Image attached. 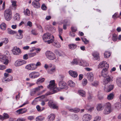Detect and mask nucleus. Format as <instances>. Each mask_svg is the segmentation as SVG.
<instances>
[{
	"label": "nucleus",
	"instance_id": "obj_6",
	"mask_svg": "<svg viewBox=\"0 0 121 121\" xmlns=\"http://www.w3.org/2000/svg\"><path fill=\"white\" fill-rule=\"evenodd\" d=\"M45 55L47 58L50 60H54L56 58L55 54L50 51H46L45 53Z\"/></svg>",
	"mask_w": 121,
	"mask_h": 121
},
{
	"label": "nucleus",
	"instance_id": "obj_34",
	"mask_svg": "<svg viewBox=\"0 0 121 121\" xmlns=\"http://www.w3.org/2000/svg\"><path fill=\"white\" fill-rule=\"evenodd\" d=\"M68 84L69 86L73 87L75 86V83L72 80H69L68 82Z\"/></svg>",
	"mask_w": 121,
	"mask_h": 121
},
{
	"label": "nucleus",
	"instance_id": "obj_16",
	"mask_svg": "<svg viewBox=\"0 0 121 121\" xmlns=\"http://www.w3.org/2000/svg\"><path fill=\"white\" fill-rule=\"evenodd\" d=\"M43 87L42 86H38L37 87L35 88L33 91H32L30 93V95L32 96L34 95L37 91H39L41 89H43Z\"/></svg>",
	"mask_w": 121,
	"mask_h": 121
},
{
	"label": "nucleus",
	"instance_id": "obj_38",
	"mask_svg": "<svg viewBox=\"0 0 121 121\" xmlns=\"http://www.w3.org/2000/svg\"><path fill=\"white\" fill-rule=\"evenodd\" d=\"M114 95L112 93H110L108 95L107 99L108 100H111L113 98Z\"/></svg>",
	"mask_w": 121,
	"mask_h": 121
},
{
	"label": "nucleus",
	"instance_id": "obj_49",
	"mask_svg": "<svg viewBox=\"0 0 121 121\" xmlns=\"http://www.w3.org/2000/svg\"><path fill=\"white\" fill-rule=\"evenodd\" d=\"M87 80L86 79H83L82 81V84L83 86H85L87 83Z\"/></svg>",
	"mask_w": 121,
	"mask_h": 121
},
{
	"label": "nucleus",
	"instance_id": "obj_11",
	"mask_svg": "<svg viewBox=\"0 0 121 121\" xmlns=\"http://www.w3.org/2000/svg\"><path fill=\"white\" fill-rule=\"evenodd\" d=\"M48 104L51 108L53 109H57L58 108V107L54 103L52 100H49L48 102Z\"/></svg>",
	"mask_w": 121,
	"mask_h": 121
},
{
	"label": "nucleus",
	"instance_id": "obj_9",
	"mask_svg": "<svg viewBox=\"0 0 121 121\" xmlns=\"http://www.w3.org/2000/svg\"><path fill=\"white\" fill-rule=\"evenodd\" d=\"M52 37L53 38H54V36L51 35L50 33H47L44 34L43 35V38L44 41L46 42V40L50 39L51 37Z\"/></svg>",
	"mask_w": 121,
	"mask_h": 121
},
{
	"label": "nucleus",
	"instance_id": "obj_52",
	"mask_svg": "<svg viewBox=\"0 0 121 121\" xmlns=\"http://www.w3.org/2000/svg\"><path fill=\"white\" fill-rule=\"evenodd\" d=\"M72 32H75L77 30V28L73 26L71 28Z\"/></svg>",
	"mask_w": 121,
	"mask_h": 121
},
{
	"label": "nucleus",
	"instance_id": "obj_41",
	"mask_svg": "<svg viewBox=\"0 0 121 121\" xmlns=\"http://www.w3.org/2000/svg\"><path fill=\"white\" fill-rule=\"evenodd\" d=\"M112 40L114 41H116L117 40V36L115 34H114L112 35Z\"/></svg>",
	"mask_w": 121,
	"mask_h": 121
},
{
	"label": "nucleus",
	"instance_id": "obj_40",
	"mask_svg": "<svg viewBox=\"0 0 121 121\" xmlns=\"http://www.w3.org/2000/svg\"><path fill=\"white\" fill-rule=\"evenodd\" d=\"M2 42L4 44H6L7 43L9 42L8 39L7 38H3L2 39Z\"/></svg>",
	"mask_w": 121,
	"mask_h": 121
},
{
	"label": "nucleus",
	"instance_id": "obj_27",
	"mask_svg": "<svg viewBox=\"0 0 121 121\" xmlns=\"http://www.w3.org/2000/svg\"><path fill=\"white\" fill-rule=\"evenodd\" d=\"M69 73L70 76H78L77 72L73 70H70L69 71Z\"/></svg>",
	"mask_w": 121,
	"mask_h": 121
},
{
	"label": "nucleus",
	"instance_id": "obj_54",
	"mask_svg": "<svg viewBox=\"0 0 121 121\" xmlns=\"http://www.w3.org/2000/svg\"><path fill=\"white\" fill-rule=\"evenodd\" d=\"M3 116L4 117L5 119L9 118V117L8 114L5 113H4Z\"/></svg>",
	"mask_w": 121,
	"mask_h": 121
},
{
	"label": "nucleus",
	"instance_id": "obj_36",
	"mask_svg": "<svg viewBox=\"0 0 121 121\" xmlns=\"http://www.w3.org/2000/svg\"><path fill=\"white\" fill-rule=\"evenodd\" d=\"M7 32L9 34L11 35H13L16 33V31L12 30L9 28L8 29Z\"/></svg>",
	"mask_w": 121,
	"mask_h": 121
},
{
	"label": "nucleus",
	"instance_id": "obj_10",
	"mask_svg": "<svg viewBox=\"0 0 121 121\" xmlns=\"http://www.w3.org/2000/svg\"><path fill=\"white\" fill-rule=\"evenodd\" d=\"M103 84H105L108 82H112L113 81V77L112 76H105Z\"/></svg>",
	"mask_w": 121,
	"mask_h": 121
},
{
	"label": "nucleus",
	"instance_id": "obj_37",
	"mask_svg": "<svg viewBox=\"0 0 121 121\" xmlns=\"http://www.w3.org/2000/svg\"><path fill=\"white\" fill-rule=\"evenodd\" d=\"M44 118V117L43 116H39L36 118V121H42Z\"/></svg>",
	"mask_w": 121,
	"mask_h": 121
},
{
	"label": "nucleus",
	"instance_id": "obj_12",
	"mask_svg": "<svg viewBox=\"0 0 121 121\" xmlns=\"http://www.w3.org/2000/svg\"><path fill=\"white\" fill-rule=\"evenodd\" d=\"M92 118L91 116L88 114L84 115L82 118L83 121H89Z\"/></svg>",
	"mask_w": 121,
	"mask_h": 121
},
{
	"label": "nucleus",
	"instance_id": "obj_28",
	"mask_svg": "<svg viewBox=\"0 0 121 121\" xmlns=\"http://www.w3.org/2000/svg\"><path fill=\"white\" fill-rule=\"evenodd\" d=\"M116 82L117 85L121 88V78H117L116 79Z\"/></svg>",
	"mask_w": 121,
	"mask_h": 121
},
{
	"label": "nucleus",
	"instance_id": "obj_58",
	"mask_svg": "<svg viewBox=\"0 0 121 121\" xmlns=\"http://www.w3.org/2000/svg\"><path fill=\"white\" fill-rule=\"evenodd\" d=\"M12 5L13 6H14V7L15 9L16 8V1H12Z\"/></svg>",
	"mask_w": 121,
	"mask_h": 121
},
{
	"label": "nucleus",
	"instance_id": "obj_39",
	"mask_svg": "<svg viewBox=\"0 0 121 121\" xmlns=\"http://www.w3.org/2000/svg\"><path fill=\"white\" fill-rule=\"evenodd\" d=\"M45 79L43 78H40L38 79L37 83L38 84L40 83L43 82L44 81Z\"/></svg>",
	"mask_w": 121,
	"mask_h": 121
},
{
	"label": "nucleus",
	"instance_id": "obj_30",
	"mask_svg": "<svg viewBox=\"0 0 121 121\" xmlns=\"http://www.w3.org/2000/svg\"><path fill=\"white\" fill-rule=\"evenodd\" d=\"M5 72L7 73H5L4 74V76H8V73H11L13 72V70L11 69H8L5 70Z\"/></svg>",
	"mask_w": 121,
	"mask_h": 121
},
{
	"label": "nucleus",
	"instance_id": "obj_53",
	"mask_svg": "<svg viewBox=\"0 0 121 121\" xmlns=\"http://www.w3.org/2000/svg\"><path fill=\"white\" fill-rule=\"evenodd\" d=\"M87 78L88 80L91 82H92L93 80V76H88Z\"/></svg>",
	"mask_w": 121,
	"mask_h": 121
},
{
	"label": "nucleus",
	"instance_id": "obj_31",
	"mask_svg": "<svg viewBox=\"0 0 121 121\" xmlns=\"http://www.w3.org/2000/svg\"><path fill=\"white\" fill-rule=\"evenodd\" d=\"M79 59H74L71 62V63L72 65L75 64L78 65Z\"/></svg>",
	"mask_w": 121,
	"mask_h": 121
},
{
	"label": "nucleus",
	"instance_id": "obj_19",
	"mask_svg": "<svg viewBox=\"0 0 121 121\" xmlns=\"http://www.w3.org/2000/svg\"><path fill=\"white\" fill-rule=\"evenodd\" d=\"M27 110L25 108L23 109H20L16 111V112L19 114H21L26 112Z\"/></svg>",
	"mask_w": 121,
	"mask_h": 121
},
{
	"label": "nucleus",
	"instance_id": "obj_55",
	"mask_svg": "<svg viewBox=\"0 0 121 121\" xmlns=\"http://www.w3.org/2000/svg\"><path fill=\"white\" fill-rule=\"evenodd\" d=\"M118 13H115L112 16V17L114 19L115 18H118L120 17L119 16H118Z\"/></svg>",
	"mask_w": 121,
	"mask_h": 121
},
{
	"label": "nucleus",
	"instance_id": "obj_57",
	"mask_svg": "<svg viewBox=\"0 0 121 121\" xmlns=\"http://www.w3.org/2000/svg\"><path fill=\"white\" fill-rule=\"evenodd\" d=\"M31 66L32 70H35L37 69L35 65V64L33 63H32Z\"/></svg>",
	"mask_w": 121,
	"mask_h": 121
},
{
	"label": "nucleus",
	"instance_id": "obj_25",
	"mask_svg": "<svg viewBox=\"0 0 121 121\" xmlns=\"http://www.w3.org/2000/svg\"><path fill=\"white\" fill-rule=\"evenodd\" d=\"M69 48L70 49L73 50L75 49L77 47V45L74 44H71L68 45Z\"/></svg>",
	"mask_w": 121,
	"mask_h": 121
},
{
	"label": "nucleus",
	"instance_id": "obj_3",
	"mask_svg": "<svg viewBox=\"0 0 121 121\" xmlns=\"http://www.w3.org/2000/svg\"><path fill=\"white\" fill-rule=\"evenodd\" d=\"M64 78V77L61 76L58 80L59 86V88H58L60 89L59 91L61 89H64L66 90L68 88L66 83L63 81Z\"/></svg>",
	"mask_w": 121,
	"mask_h": 121
},
{
	"label": "nucleus",
	"instance_id": "obj_7",
	"mask_svg": "<svg viewBox=\"0 0 121 121\" xmlns=\"http://www.w3.org/2000/svg\"><path fill=\"white\" fill-rule=\"evenodd\" d=\"M0 61L6 65H8L9 63V60L6 56L4 55H0Z\"/></svg>",
	"mask_w": 121,
	"mask_h": 121
},
{
	"label": "nucleus",
	"instance_id": "obj_62",
	"mask_svg": "<svg viewBox=\"0 0 121 121\" xmlns=\"http://www.w3.org/2000/svg\"><path fill=\"white\" fill-rule=\"evenodd\" d=\"M25 68L26 69L31 70L30 64H29L25 66Z\"/></svg>",
	"mask_w": 121,
	"mask_h": 121
},
{
	"label": "nucleus",
	"instance_id": "obj_20",
	"mask_svg": "<svg viewBox=\"0 0 121 121\" xmlns=\"http://www.w3.org/2000/svg\"><path fill=\"white\" fill-rule=\"evenodd\" d=\"M52 45L56 48H59L61 45L60 43L57 41H54L52 43Z\"/></svg>",
	"mask_w": 121,
	"mask_h": 121
},
{
	"label": "nucleus",
	"instance_id": "obj_13",
	"mask_svg": "<svg viewBox=\"0 0 121 121\" xmlns=\"http://www.w3.org/2000/svg\"><path fill=\"white\" fill-rule=\"evenodd\" d=\"M114 87L113 85L110 84L108 86H105L104 87V89L105 91L108 92L112 90Z\"/></svg>",
	"mask_w": 121,
	"mask_h": 121
},
{
	"label": "nucleus",
	"instance_id": "obj_4",
	"mask_svg": "<svg viewBox=\"0 0 121 121\" xmlns=\"http://www.w3.org/2000/svg\"><path fill=\"white\" fill-rule=\"evenodd\" d=\"M104 105L105 107L104 111L103 113L105 115H107L112 111L111 104L109 102L105 103Z\"/></svg>",
	"mask_w": 121,
	"mask_h": 121
},
{
	"label": "nucleus",
	"instance_id": "obj_33",
	"mask_svg": "<svg viewBox=\"0 0 121 121\" xmlns=\"http://www.w3.org/2000/svg\"><path fill=\"white\" fill-rule=\"evenodd\" d=\"M114 106L116 109H119L121 108V104L119 102H117L115 104Z\"/></svg>",
	"mask_w": 121,
	"mask_h": 121
},
{
	"label": "nucleus",
	"instance_id": "obj_24",
	"mask_svg": "<svg viewBox=\"0 0 121 121\" xmlns=\"http://www.w3.org/2000/svg\"><path fill=\"white\" fill-rule=\"evenodd\" d=\"M108 68H105L103 69L101 73V76L107 75L108 74L107 69Z\"/></svg>",
	"mask_w": 121,
	"mask_h": 121
},
{
	"label": "nucleus",
	"instance_id": "obj_61",
	"mask_svg": "<svg viewBox=\"0 0 121 121\" xmlns=\"http://www.w3.org/2000/svg\"><path fill=\"white\" fill-rule=\"evenodd\" d=\"M31 32L32 34L34 35H36L38 34L35 30H32Z\"/></svg>",
	"mask_w": 121,
	"mask_h": 121
},
{
	"label": "nucleus",
	"instance_id": "obj_2",
	"mask_svg": "<svg viewBox=\"0 0 121 121\" xmlns=\"http://www.w3.org/2000/svg\"><path fill=\"white\" fill-rule=\"evenodd\" d=\"M44 67L46 69L50 68L47 71L48 73L49 74H52L56 70V66L54 65L51 64L48 65L46 64H45Z\"/></svg>",
	"mask_w": 121,
	"mask_h": 121
},
{
	"label": "nucleus",
	"instance_id": "obj_21",
	"mask_svg": "<svg viewBox=\"0 0 121 121\" xmlns=\"http://www.w3.org/2000/svg\"><path fill=\"white\" fill-rule=\"evenodd\" d=\"M104 105H103L102 104H97L96 109L98 111H100L102 110L104 108Z\"/></svg>",
	"mask_w": 121,
	"mask_h": 121
},
{
	"label": "nucleus",
	"instance_id": "obj_32",
	"mask_svg": "<svg viewBox=\"0 0 121 121\" xmlns=\"http://www.w3.org/2000/svg\"><path fill=\"white\" fill-rule=\"evenodd\" d=\"M20 16L19 14L18 13L16 14L14 17V18L15 20H19L20 19Z\"/></svg>",
	"mask_w": 121,
	"mask_h": 121
},
{
	"label": "nucleus",
	"instance_id": "obj_43",
	"mask_svg": "<svg viewBox=\"0 0 121 121\" xmlns=\"http://www.w3.org/2000/svg\"><path fill=\"white\" fill-rule=\"evenodd\" d=\"M24 13L26 16H28L30 15V11L28 9H27L24 11Z\"/></svg>",
	"mask_w": 121,
	"mask_h": 121
},
{
	"label": "nucleus",
	"instance_id": "obj_29",
	"mask_svg": "<svg viewBox=\"0 0 121 121\" xmlns=\"http://www.w3.org/2000/svg\"><path fill=\"white\" fill-rule=\"evenodd\" d=\"M99 54L98 53H93L92 55L95 59L99 60L100 58Z\"/></svg>",
	"mask_w": 121,
	"mask_h": 121
},
{
	"label": "nucleus",
	"instance_id": "obj_50",
	"mask_svg": "<svg viewBox=\"0 0 121 121\" xmlns=\"http://www.w3.org/2000/svg\"><path fill=\"white\" fill-rule=\"evenodd\" d=\"M81 38L82 41L85 44H87L89 43V41L85 38Z\"/></svg>",
	"mask_w": 121,
	"mask_h": 121
},
{
	"label": "nucleus",
	"instance_id": "obj_15",
	"mask_svg": "<svg viewBox=\"0 0 121 121\" xmlns=\"http://www.w3.org/2000/svg\"><path fill=\"white\" fill-rule=\"evenodd\" d=\"M78 65L84 66H87L89 65V64L85 60L79 59Z\"/></svg>",
	"mask_w": 121,
	"mask_h": 121
},
{
	"label": "nucleus",
	"instance_id": "obj_48",
	"mask_svg": "<svg viewBox=\"0 0 121 121\" xmlns=\"http://www.w3.org/2000/svg\"><path fill=\"white\" fill-rule=\"evenodd\" d=\"M99 82L97 81H94L92 83V85L94 86H97L99 85Z\"/></svg>",
	"mask_w": 121,
	"mask_h": 121
},
{
	"label": "nucleus",
	"instance_id": "obj_22",
	"mask_svg": "<svg viewBox=\"0 0 121 121\" xmlns=\"http://www.w3.org/2000/svg\"><path fill=\"white\" fill-rule=\"evenodd\" d=\"M38 2L33 1L32 2L33 6L35 8H38L40 6V4Z\"/></svg>",
	"mask_w": 121,
	"mask_h": 121
},
{
	"label": "nucleus",
	"instance_id": "obj_8",
	"mask_svg": "<svg viewBox=\"0 0 121 121\" xmlns=\"http://www.w3.org/2000/svg\"><path fill=\"white\" fill-rule=\"evenodd\" d=\"M26 63V61L23 60H17L15 62L14 65L16 66H19L22 65Z\"/></svg>",
	"mask_w": 121,
	"mask_h": 121
},
{
	"label": "nucleus",
	"instance_id": "obj_60",
	"mask_svg": "<svg viewBox=\"0 0 121 121\" xmlns=\"http://www.w3.org/2000/svg\"><path fill=\"white\" fill-rule=\"evenodd\" d=\"M54 38H52L50 40H48L47 41V43L48 44H50L51 43H53L54 41Z\"/></svg>",
	"mask_w": 121,
	"mask_h": 121
},
{
	"label": "nucleus",
	"instance_id": "obj_56",
	"mask_svg": "<svg viewBox=\"0 0 121 121\" xmlns=\"http://www.w3.org/2000/svg\"><path fill=\"white\" fill-rule=\"evenodd\" d=\"M6 68V67L4 65H0V70H3Z\"/></svg>",
	"mask_w": 121,
	"mask_h": 121
},
{
	"label": "nucleus",
	"instance_id": "obj_63",
	"mask_svg": "<svg viewBox=\"0 0 121 121\" xmlns=\"http://www.w3.org/2000/svg\"><path fill=\"white\" fill-rule=\"evenodd\" d=\"M26 119L25 118H18L17 120V121H25Z\"/></svg>",
	"mask_w": 121,
	"mask_h": 121
},
{
	"label": "nucleus",
	"instance_id": "obj_18",
	"mask_svg": "<svg viewBox=\"0 0 121 121\" xmlns=\"http://www.w3.org/2000/svg\"><path fill=\"white\" fill-rule=\"evenodd\" d=\"M12 76H4V77L2 79V81L4 82H8L11 81L13 79Z\"/></svg>",
	"mask_w": 121,
	"mask_h": 121
},
{
	"label": "nucleus",
	"instance_id": "obj_51",
	"mask_svg": "<svg viewBox=\"0 0 121 121\" xmlns=\"http://www.w3.org/2000/svg\"><path fill=\"white\" fill-rule=\"evenodd\" d=\"M36 55V53L35 52L30 53L28 54V56L30 57H32L35 56Z\"/></svg>",
	"mask_w": 121,
	"mask_h": 121
},
{
	"label": "nucleus",
	"instance_id": "obj_46",
	"mask_svg": "<svg viewBox=\"0 0 121 121\" xmlns=\"http://www.w3.org/2000/svg\"><path fill=\"white\" fill-rule=\"evenodd\" d=\"M23 37V35H21L19 34L18 35L17 34L16 35V38L21 39H22Z\"/></svg>",
	"mask_w": 121,
	"mask_h": 121
},
{
	"label": "nucleus",
	"instance_id": "obj_59",
	"mask_svg": "<svg viewBox=\"0 0 121 121\" xmlns=\"http://www.w3.org/2000/svg\"><path fill=\"white\" fill-rule=\"evenodd\" d=\"M36 108L38 112H41V108L39 105H37L36 106Z\"/></svg>",
	"mask_w": 121,
	"mask_h": 121
},
{
	"label": "nucleus",
	"instance_id": "obj_35",
	"mask_svg": "<svg viewBox=\"0 0 121 121\" xmlns=\"http://www.w3.org/2000/svg\"><path fill=\"white\" fill-rule=\"evenodd\" d=\"M78 93L79 95L82 97H84L85 96V92L83 90H79L78 91Z\"/></svg>",
	"mask_w": 121,
	"mask_h": 121
},
{
	"label": "nucleus",
	"instance_id": "obj_23",
	"mask_svg": "<svg viewBox=\"0 0 121 121\" xmlns=\"http://www.w3.org/2000/svg\"><path fill=\"white\" fill-rule=\"evenodd\" d=\"M49 121H53L55 118V115L54 114L52 113L48 116Z\"/></svg>",
	"mask_w": 121,
	"mask_h": 121
},
{
	"label": "nucleus",
	"instance_id": "obj_64",
	"mask_svg": "<svg viewBox=\"0 0 121 121\" xmlns=\"http://www.w3.org/2000/svg\"><path fill=\"white\" fill-rule=\"evenodd\" d=\"M73 118L75 120H77L78 119V116L76 115H74L72 116Z\"/></svg>",
	"mask_w": 121,
	"mask_h": 121
},
{
	"label": "nucleus",
	"instance_id": "obj_5",
	"mask_svg": "<svg viewBox=\"0 0 121 121\" xmlns=\"http://www.w3.org/2000/svg\"><path fill=\"white\" fill-rule=\"evenodd\" d=\"M12 13L11 10L8 9H6L4 11V15L6 20L9 21L11 19Z\"/></svg>",
	"mask_w": 121,
	"mask_h": 121
},
{
	"label": "nucleus",
	"instance_id": "obj_14",
	"mask_svg": "<svg viewBox=\"0 0 121 121\" xmlns=\"http://www.w3.org/2000/svg\"><path fill=\"white\" fill-rule=\"evenodd\" d=\"M98 66L99 68L104 67L105 68H108L109 65L106 61H103L99 64L98 65Z\"/></svg>",
	"mask_w": 121,
	"mask_h": 121
},
{
	"label": "nucleus",
	"instance_id": "obj_44",
	"mask_svg": "<svg viewBox=\"0 0 121 121\" xmlns=\"http://www.w3.org/2000/svg\"><path fill=\"white\" fill-rule=\"evenodd\" d=\"M39 75L38 72H32L29 74L30 76H39Z\"/></svg>",
	"mask_w": 121,
	"mask_h": 121
},
{
	"label": "nucleus",
	"instance_id": "obj_26",
	"mask_svg": "<svg viewBox=\"0 0 121 121\" xmlns=\"http://www.w3.org/2000/svg\"><path fill=\"white\" fill-rule=\"evenodd\" d=\"M69 111L73 112L75 113L78 112L79 111V109L76 108L68 109Z\"/></svg>",
	"mask_w": 121,
	"mask_h": 121
},
{
	"label": "nucleus",
	"instance_id": "obj_42",
	"mask_svg": "<svg viewBox=\"0 0 121 121\" xmlns=\"http://www.w3.org/2000/svg\"><path fill=\"white\" fill-rule=\"evenodd\" d=\"M111 55L110 53L108 52H105L104 54V56L105 58H107L110 56Z\"/></svg>",
	"mask_w": 121,
	"mask_h": 121
},
{
	"label": "nucleus",
	"instance_id": "obj_47",
	"mask_svg": "<svg viewBox=\"0 0 121 121\" xmlns=\"http://www.w3.org/2000/svg\"><path fill=\"white\" fill-rule=\"evenodd\" d=\"M85 108L87 109L88 110V111L90 112H91L94 109V108L93 107H92L89 108L88 106L86 107Z\"/></svg>",
	"mask_w": 121,
	"mask_h": 121
},
{
	"label": "nucleus",
	"instance_id": "obj_17",
	"mask_svg": "<svg viewBox=\"0 0 121 121\" xmlns=\"http://www.w3.org/2000/svg\"><path fill=\"white\" fill-rule=\"evenodd\" d=\"M21 50L19 48L15 47L12 50V52L13 54L17 55L21 52Z\"/></svg>",
	"mask_w": 121,
	"mask_h": 121
},
{
	"label": "nucleus",
	"instance_id": "obj_1",
	"mask_svg": "<svg viewBox=\"0 0 121 121\" xmlns=\"http://www.w3.org/2000/svg\"><path fill=\"white\" fill-rule=\"evenodd\" d=\"M47 87L49 89L52 91V92L49 91L47 92L45 94L46 96L57 92L59 91L60 90L58 88H56L54 80H51L50 81L49 84L48 86Z\"/></svg>",
	"mask_w": 121,
	"mask_h": 121
},
{
	"label": "nucleus",
	"instance_id": "obj_45",
	"mask_svg": "<svg viewBox=\"0 0 121 121\" xmlns=\"http://www.w3.org/2000/svg\"><path fill=\"white\" fill-rule=\"evenodd\" d=\"M0 26L1 29H4L6 28V26L4 23H2L0 25Z\"/></svg>",
	"mask_w": 121,
	"mask_h": 121
}]
</instances>
